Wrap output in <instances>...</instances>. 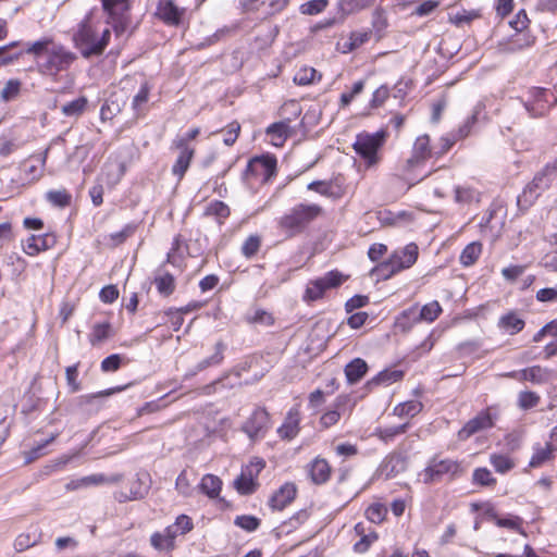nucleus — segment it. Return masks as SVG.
<instances>
[{
  "mask_svg": "<svg viewBox=\"0 0 557 557\" xmlns=\"http://www.w3.org/2000/svg\"><path fill=\"white\" fill-rule=\"evenodd\" d=\"M37 61L38 71L45 75L57 76L66 71L76 61L77 55L52 37H42L28 42L24 51Z\"/></svg>",
  "mask_w": 557,
  "mask_h": 557,
  "instance_id": "nucleus-1",
  "label": "nucleus"
},
{
  "mask_svg": "<svg viewBox=\"0 0 557 557\" xmlns=\"http://www.w3.org/2000/svg\"><path fill=\"white\" fill-rule=\"evenodd\" d=\"M111 37L109 28L102 30L100 37H98L90 22V14L86 15L82 20L77 29L73 35V42L77 48L83 58L89 59L91 57H99L106 50Z\"/></svg>",
  "mask_w": 557,
  "mask_h": 557,
  "instance_id": "nucleus-2",
  "label": "nucleus"
},
{
  "mask_svg": "<svg viewBox=\"0 0 557 557\" xmlns=\"http://www.w3.org/2000/svg\"><path fill=\"white\" fill-rule=\"evenodd\" d=\"M321 213L322 208L318 205L299 203L280 219L278 226L288 237H293L301 233Z\"/></svg>",
  "mask_w": 557,
  "mask_h": 557,
  "instance_id": "nucleus-3",
  "label": "nucleus"
},
{
  "mask_svg": "<svg viewBox=\"0 0 557 557\" xmlns=\"http://www.w3.org/2000/svg\"><path fill=\"white\" fill-rule=\"evenodd\" d=\"M387 138V132L380 129L373 134L360 133L352 145L355 152L364 161L368 168L376 165L380 160V150Z\"/></svg>",
  "mask_w": 557,
  "mask_h": 557,
  "instance_id": "nucleus-4",
  "label": "nucleus"
},
{
  "mask_svg": "<svg viewBox=\"0 0 557 557\" xmlns=\"http://www.w3.org/2000/svg\"><path fill=\"white\" fill-rule=\"evenodd\" d=\"M418 246L414 243L406 245L403 249L394 251L388 260L380 263L375 271L384 280L393 274L412 267L418 259Z\"/></svg>",
  "mask_w": 557,
  "mask_h": 557,
  "instance_id": "nucleus-5",
  "label": "nucleus"
},
{
  "mask_svg": "<svg viewBox=\"0 0 557 557\" xmlns=\"http://www.w3.org/2000/svg\"><path fill=\"white\" fill-rule=\"evenodd\" d=\"M461 472L460 463L453 459H438L436 457L429 461L428 467L421 473L425 484L441 481L444 475L457 476Z\"/></svg>",
  "mask_w": 557,
  "mask_h": 557,
  "instance_id": "nucleus-6",
  "label": "nucleus"
},
{
  "mask_svg": "<svg viewBox=\"0 0 557 557\" xmlns=\"http://www.w3.org/2000/svg\"><path fill=\"white\" fill-rule=\"evenodd\" d=\"M442 312V307L438 301L434 300L424 305L419 313L416 307H412L403 312L401 318L397 320V325L404 331L409 330L413 323L426 321L429 323L435 321Z\"/></svg>",
  "mask_w": 557,
  "mask_h": 557,
  "instance_id": "nucleus-7",
  "label": "nucleus"
},
{
  "mask_svg": "<svg viewBox=\"0 0 557 557\" xmlns=\"http://www.w3.org/2000/svg\"><path fill=\"white\" fill-rule=\"evenodd\" d=\"M344 276L338 271H330L322 277L310 281L304 294V300L307 302L315 301L323 297L325 290L339 286Z\"/></svg>",
  "mask_w": 557,
  "mask_h": 557,
  "instance_id": "nucleus-8",
  "label": "nucleus"
},
{
  "mask_svg": "<svg viewBox=\"0 0 557 557\" xmlns=\"http://www.w3.org/2000/svg\"><path fill=\"white\" fill-rule=\"evenodd\" d=\"M276 174V158L270 154L252 158L246 168L245 177L269 182Z\"/></svg>",
  "mask_w": 557,
  "mask_h": 557,
  "instance_id": "nucleus-9",
  "label": "nucleus"
},
{
  "mask_svg": "<svg viewBox=\"0 0 557 557\" xmlns=\"http://www.w3.org/2000/svg\"><path fill=\"white\" fill-rule=\"evenodd\" d=\"M506 377L519 381H529L533 384L542 385L557 379V372L553 369L532 366L519 371H512L505 374Z\"/></svg>",
  "mask_w": 557,
  "mask_h": 557,
  "instance_id": "nucleus-10",
  "label": "nucleus"
},
{
  "mask_svg": "<svg viewBox=\"0 0 557 557\" xmlns=\"http://www.w3.org/2000/svg\"><path fill=\"white\" fill-rule=\"evenodd\" d=\"M270 428V417L265 409L258 408L247 421L243 424L242 430L248 435L251 441H256L265 435Z\"/></svg>",
  "mask_w": 557,
  "mask_h": 557,
  "instance_id": "nucleus-11",
  "label": "nucleus"
},
{
  "mask_svg": "<svg viewBox=\"0 0 557 557\" xmlns=\"http://www.w3.org/2000/svg\"><path fill=\"white\" fill-rule=\"evenodd\" d=\"M431 157L430 138L428 135L419 136L412 148V154L407 159L404 166V172L409 174L417 168L424 164V162Z\"/></svg>",
  "mask_w": 557,
  "mask_h": 557,
  "instance_id": "nucleus-12",
  "label": "nucleus"
},
{
  "mask_svg": "<svg viewBox=\"0 0 557 557\" xmlns=\"http://www.w3.org/2000/svg\"><path fill=\"white\" fill-rule=\"evenodd\" d=\"M491 426H493V421L490 413L487 411H482L469 420L463 428L458 431V438L460 441H466L479 431Z\"/></svg>",
  "mask_w": 557,
  "mask_h": 557,
  "instance_id": "nucleus-13",
  "label": "nucleus"
},
{
  "mask_svg": "<svg viewBox=\"0 0 557 557\" xmlns=\"http://www.w3.org/2000/svg\"><path fill=\"white\" fill-rule=\"evenodd\" d=\"M407 468V460L400 454H392L384 459L379 468L380 475L385 480L392 479L404 472Z\"/></svg>",
  "mask_w": 557,
  "mask_h": 557,
  "instance_id": "nucleus-14",
  "label": "nucleus"
},
{
  "mask_svg": "<svg viewBox=\"0 0 557 557\" xmlns=\"http://www.w3.org/2000/svg\"><path fill=\"white\" fill-rule=\"evenodd\" d=\"M307 469L311 481L317 485H321L327 482L332 471L331 466L326 459L320 457L314 458L307 466Z\"/></svg>",
  "mask_w": 557,
  "mask_h": 557,
  "instance_id": "nucleus-15",
  "label": "nucleus"
},
{
  "mask_svg": "<svg viewBox=\"0 0 557 557\" xmlns=\"http://www.w3.org/2000/svg\"><path fill=\"white\" fill-rule=\"evenodd\" d=\"M299 410L294 407L288 411L284 423L277 429L280 437L283 440L294 438L299 432Z\"/></svg>",
  "mask_w": 557,
  "mask_h": 557,
  "instance_id": "nucleus-16",
  "label": "nucleus"
},
{
  "mask_svg": "<svg viewBox=\"0 0 557 557\" xmlns=\"http://www.w3.org/2000/svg\"><path fill=\"white\" fill-rule=\"evenodd\" d=\"M557 176V159L552 162L547 163L541 171H539L533 180L531 181L533 183L534 187H537V189L542 190L544 193L546 189H548L554 182V180Z\"/></svg>",
  "mask_w": 557,
  "mask_h": 557,
  "instance_id": "nucleus-17",
  "label": "nucleus"
},
{
  "mask_svg": "<svg viewBox=\"0 0 557 557\" xmlns=\"http://www.w3.org/2000/svg\"><path fill=\"white\" fill-rule=\"evenodd\" d=\"M296 486L285 483L270 499V506L274 510H283L296 496Z\"/></svg>",
  "mask_w": 557,
  "mask_h": 557,
  "instance_id": "nucleus-18",
  "label": "nucleus"
},
{
  "mask_svg": "<svg viewBox=\"0 0 557 557\" xmlns=\"http://www.w3.org/2000/svg\"><path fill=\"white\" fill-rule=\"evenodd\" d=\"M182 13L171 0H162L158 8L159 17L169 25H177Z\"/></svg>",
  "mask_w": 557,
  "mask_h": 557,
  "instance_id": "nucleus-19",
  "label": "nucleus"
},
{
  "mask_svg": "<svg viewBox=\"0 0 557 557\" xmlns=\"http://www.w3.org/2000/svg\"><path fill=\"white\" fill-rule=\"evenodd\" d=\"M368 364L361 358H355L345 367V375L349 384L358 383L367 373Z\"/></svg>",
  "mask_w": 557,
  "mask_h": 557,
  "instance_id": "nucleus-20",
  "label": "nucleus"
},
{
  "mask_svg": "<svg viewBox=\"0 0 557 557\" xmlns=\"http://www.w3.org/2000/svg\"><path fill=\"white\" fill-rule=\"evenodd\" d=\"M174 531L169 527L163 532H156L150 537L151 545L158 550H171L174 548Z\"/></svg>",
  "mask_w": 557,
  "mask_h": 557,
  "instance_id": "nucleus-21",
  "label": "nucleus"
},
{
  "mask_svg": "<svg viewBox=\"0 0 557 557\" xmlns=\"http://www.w3.org/2000/svg\"><path fill=\"white\" fill-rule=\"evenodd\" d=\"M225 345L222 342L215 344V351L209 358H206L198 362L195 369L188 374L190 376L196 375L198 372L206 370L209 367L219 366L224 359Z\"/></svg>",
  "mask_w": 557,
  "mask_h": 557,
  "instance_id": "nucleus-22",
  "label": "nucleus"
},
{
  "mask_svg": "<svg viewBox=\"0 0 557 557\" xmlns=\"http://www.w3.org/2000/svg\"><path fill=\"white\" fill-rule=\"evenodd\" d=\"M53 243V237L49 235L45 236H35L32 235L24 246L25 253L29 256H35L38 252L46 250Z\"/></svg>",
  "mask_w": 557,
  "mask_h": 557,
  "instance_id": "nucleus-23",
  "label": "nucleus"
},
{
  "mask_svg": "<svg viewBox=\"0 0 557 557\" xmlns=\"http://www.w3.org/2000/svg\"><path fill=\"white\" fill-rule=\"evenodd\" d=\"M88 107V99L81 96L61 107V112L64 116L77 119L84 114Z\"/></svg>",
  "mask_w": 557,
  "mask_h": 557,
  "instance_id": "nucleus-24",
  "label": "nucleus"
},
{
  "mask_svg": "<svg viewBox=\"0 0 557 557\" xmlns=\"http://www.w3.org/2000/svg\"><path fill=\"white\" fill-rule=\"evenodd\" d=\"M541 195L542 190L534 187L533 183L530 182L517 198L519 209L522 211L528 210Z\"/></svg>",
  "mask_w": 557,
  "mask_h": 557,
  "instance_id": "nucleus-25",
  "label": "nucleus"
},
{
  "mask_svg": "<svg viewBox=\"0 0 557 557\" xmlns=\"http://www.w3.org/2000/svg\"><path fill=\"white\" fill-rule=\"evenodd\" d=\"M541 195L542 190L534 187L533 183L530 182L517 198L519 209L522 211L528 210Z\"/></svg>",
  "mask_w": 557,
  "mask_h": 557,
  "instance_id": "nucleus-26",
  "label": "nucleus"
},
{
  "mask_svg": "<svg viewBox=\"0 0 557 557\" xmlns=\"http://www.w3.org/2000/svg\"><path fill=\"white\" fill-rule=\"evenodd\" d=\"M404 372L401 370H383L377 375L372 377L369 382V386H377V385H391L395 382H398L403 379Z\"/></svg>",
  "mask_w": 557,
  "mask_h": 557,
  "instance_id": "nucleus-27",
  "label": "nucleus"
},
{
  "mask_svg": "<svg viewBox=\"0 0 557 557\" xmlns=\"http://www.w3.org/2000/svg\"><path fill=\"white\" fill-rule=\"evenodd\" d=\"M553 450L554 448L550 443H546L545 446L537 445L534 448V454L530 459L529 467L539 468L550 460L553 458Z\"/></svg>",
  "mask_w": 557,
  "mask_h": 557,
  "instance_id": "nucleus-28",
  "label": "nucleus"
},
{
  "mask_svg": "<svg viewBox=\"0 0 557 557\" xmlns=\"http://www.w3.org/2000/svg\"><path fill=\"white\" fill-rule=\"evenodd\" d=\"M524 324V321L516 312H509L499 319V326L511 335L522 331Z\"/></svg>",
  "mask_w": 557,
  "mask_h": 557,
  "instance_id": "nucleus-29",
  "label": "nucleus"
},
{
  "mask_svg": "<svg viewBox=\"0 0 557 557\" xmlns=\"http://www.w3.org/2000/svg\"><path fill=\"white\" fill-rule=\"evenodd\" d=\"M222 481L213 474H206L200 482V490L210 498L219 496Z\"/></svg>",
  "mask_w": 557,
  "mask_h": 557,
  "instance_id": "nucleus-30",
  "label": "nucleus"
},
{
  "mask_svg": "<svg viewBox=\"0 0 557 557\" xmlns=\"http://www.w3.org/2000/svg\"><path fill=\"white\" fill-rule=\"evenodd\" d=\"M423 409V405L419 400H408L397 405L394 408V414L400 418H413Z\"/></svg>",
  "mask_w": 557,
  "mask_h": 557,
  "instance_id": "nucleus-31",
  "label": "nucleus"
},
{
  "mask_svg": "<svg viewBox=\"0 0 557 557\" xmlns=\"http://www.w3.org/2000/svg\"><path fill=\"white\" fill-rule=\"evenodd\" d=\"M193 156V149H181V153L172 168L173 174L176 175L178 180H181L187 171Z\"/></svg>",
  "mask_w": 557,
  "mask_h": 557,
  "instance_id": "nucleus-32",
  "label": "nucleus"
},
{
  "mask_svg": "<svg viewBox=\"0 0 557 557\" xmlns=\"http://www.w3.org/2000/svg\"><path fill=\"white\" fill-rule=\"evenodd\" d=\"M482 252V245L479 242L468 244L460 255V263L465 267L472 265Z\"/></svg>",
  "mask_w": 557,
  "mask_h": 557,
  "instance_id": "nucleus-33",
  "label": "nucleus"
},
{
  "mask_svg": "<svg viewBox=\"0 0 557 557\" xmlns=\"http://www.w3.org/2000/svg\"><path fill=\"white\" fill-rule=\"evenodd\" d=\"M123 474H113L111 476H107L104 474H91L88 476H84L81 479V482L84 486L88 485H101V484H115L122 481Z\"/></svg>",
  "mask_w": 557,
  "mask_h": 557,
  "instance_id": "nucleus-34",
  "label": "nucleus"
},
{
  "mask_svg": "<svg viewBox=\"0 0 557 557\" xmlns=\"http://www.w3.org/2000/svg\"><path fill=\"white\" fill-rule=\"evenodd\" d=\"M111 337V324L108 322L95 324L89 335V342L92 346Z\"/></svg>",
  "mask_w": 557,
  "mask_h": 557,
  "instance_id": "nucleus-35",
  "label": "nucleus"
},
{
  "mask_svg": "<svg viewBox=\"0 0 557 557\" xmlns=\"http://www.w3.org/2000/svg\"><path fill=\"white\" fill-rule=\"evenodd\" d=\"M480 194L469 186H456L455 201L461 205H469L479 201Z\"/></svg>",
  "mask_w": 557,
  "mask_h": 557,
  "instance_id": "nucleus-36",
  "label": "nucleus"
},
{
  "mask_svg": "<svg viewBox=\"0 0 557 557\" xmlns=\"http://www.w3.org/2000/svg\"><path fill=\"white\" fill-rule=\"evenodd\" d=\"M102 8L108 16L126 13L129 9L127 0H101Z\"/></svg>",
  "mask_w": 557,
  "mask_h": 557,
  "instance_id": "nucleus-37",
  "label": "nucleus"
},
{
  "mask_svg": "<svg viewBox=\"0 0 557 557\" xmlns=\"http://www.w3.org/2000/svg\"><path fill=\"white\" fill-rule=\"evenodd\" d=\"M46 198L51 205L64 208L71 203L72 196L66 191V189H58L49 190L46 194Z\"/></svg>",
  "mask_w": 557,
  "mask_h": 557,
  "instance_id": "nucleus-38",
  "label": "nucleus"
},
{
  "mask_svg": "<svg viewBox=\"0 0 557 557\" xmlns=\"http://www.w3.org/2000/svg\"><path fill=\"white\" fill-rule=\"evenodd\" d=\"M154 283L158 292L164 296L171 295L175 289L174 276L170 273L156 277Z\"/></svg>",
  "mask_w": 557,
  "mask_h": 557,
  "instance_id": "nucleus-39",
  "label": "nucleus"
},
{
  "mask_svg": "<svg viewBox=\"0 0 557 557\" xmlns=\"http://www.w3.org/2000/svg\"><path fill=\"white\" fill-rule=\"evenodd\" d=\"M318 72L313 67L304 66L299 69L295 76L294 82L299 86L312 84L317 79Z\"/></svg>",
  "mask_w": 557,
  "mask_h": 557,
  "instance_id": "nucleus-40",
  "label": "nucleus"
},
{
  "mask_svg": "<svg viewBox=\"0 0 557 557\" xmlns=\"http://www.w3.org/2000/svg\"><path fill=\"white\" fill-rule=\"evenodd\" d=\"M388 26L386 12L383 8L377 7L372 14V27L377 34V38L382 37V33Z\"/></svg>",
  "mask_w": 557,
  "mask_h": 557,
  "instance_id": "nucleus-41",
  "label": "nucleus"
},
{
  "mask_svg": "<svg viewBox=\"0 0 557 557\" xmlns=\"http://www.w3.org/2000/svg\"><path fill=\"white\" fill-rule=\"evenodd\" d=\"M541 398L535 392L523 391L518 395V406L522 410H529L536 407Z\"/></svg>",
  "mask_w": 557,
  "mask_h": 557,
  "instance_id": "nucleus-42",
  "label": "nucleus"
},
{
  "mask_svg": "<svg viewBox=\"0 0 557 557\" xmlns=\"http://www.w3.org/2000/svg\"><path fill=\"white\" fill-rule=\"evenodd\" d=\"M371 36V30H364V32H352L349 36V41L345 44L346 51H354L355 49L361 47L363 44H366Z\"/></svg>",
  "mask_w": 557,
  "mask_h": 557,
  "instance_id": "nucleus-43",
  "label": "nucleus"
},
{
  "mask_svg": "<svg viewBox=\"0 0 557 557\" xmlns=\"http://www.w3.org/2000/svg\"><path fill=\"white\" fill-rule=\"evenodd\" d=\"M234 523L235 525L247 532H253L259 528L260 519L255 516L243 515L237 516L234 520Z\"/></svg>",
  "mask_w": 557,
  "mask_h": 557,
  "instance_id": "nucleus-44",
  "label": "nucleus"
},
{
  "mask_svg": "<svg viewBox=\"0 0 557 557\" xmlns=\"http://www.w3.org/2000/svg\"><path fill=\"white\" fill-rule=\"evenodd\" d=\"M235 486L240 494L248 495L255 492L257 482L242 472L235 480Z\"/></svg>",
  "mask_w": 557,
  "mask_h": 557,
  "instance_id": "nucleus-45",
  "label": "nucleus"
},
{
  "mask_svg": "<svg viewBox=\"0 0 557 557\" xmlns=\"http://www.w3.org/2000/svg\"><path fill=\"white\" fill-rule=\"evenodd\" d=\"M491 463L499 473H506L515 466L513 461L506 455H492Z\"/></svg>",
  "mask_w": 557,
  "mask_h": 557,
  "instance_id": "nucleus-46",
  "label": "nucleus"
},
{
  "mask_svg": "<svg viewBox=\"0 0 557 557\" xmlns=\"http://www.w3.org/2000/svg\"><path fill=\"white\" fill-rule=\"evenodd\" d=\"M21 89V83L17 79H10L5 83L1 90L0 97L3 101L8 102L17 97Z\"/></svg>",
  "mask_w": 557,
  "mask_h": 557,
  "instance_id": "nucleus-47",
  "label": "nucleus"
},
{
  "mask_svg": "<svg viewBox=\"0 0 557 557\" xmlns=\"http://www.w3.org/2000/svg\"><path fill=\"white\" fill-rule=\"evenodd\" d=\"M374 0H341L342 11L352 13L372 5Z\"/></svg>",
  "mask_w": 557,
  "mask_h": 557,
  "instance_id": "nucleus-48",
  "label": "nucleus"
},
{
  "mask_svg": "<svg viewBox=\"0 0 557 557\" xmlns=\"http://www.w3.org/2000/svg\"><path fill=\"white\" fill-rule=\"evenodd\" d=\"M483 109L484 104L482 102H478L475 104L471 116H469L465 124L459 128L460 137H466L470 134L471 127L478 122V116Z\"/></svg>",
  "mask_w": 557,
  "mask_h": 557,
  "instance_id": "nucleus-49",
  "label": "nucleus"
},
{
  "mask_svg": "<svg viewBox=\"0 0 557 557\" xmlns=\"http://www.w3.org/2000/svg\"><path fill=\"white\" fill-rule=\"evenodd\" d=\"M38 542V537L35 534L22 533L14 541V547L17 552H24Z\"/></svg>",
  "mask_w": 557,
  "mask_h": 557,
  "instance_id": "nucleus-50",
  "label": "nucleus"
},
{
  "mask_svg": "<svg viewBox=\"0 0 557 557\" xmlns=\"http://www.w3.org/2000/svg\"><path fill=\"white\" fill-rule=\"evenodd\" d=\"M136 231V225L127 224L122 231L110 234L111 245L116 247L123 244L128 237H131Z\"/></svg>",
  "mask_w": 557,
  "mask_h": 557,
  "instance_id": "nucleus-51",
  "label": "nucleus"
},
{
  "mask_svg": "<svg viewBox=\"0 0 557 557\" xmlns=\"http://www.w3.org/2000/svg\"><path fill=\"white\" fill-rule=\"evenodd\" d=\"M260 246H261L260 237L256 236V235H251L243 244L242 252L245 257L251 258L259 251Z\"/></svg>",
  "mask_w": 557,
  "mask_h": 557,
  "instance_id": "nucleus-52",
  "label": "nucleus"
},
{
  "mask_svg": "<svg viewBox=\"0 0 557 557\" xmlns=\"http://www.w3.org/2000/svg\"><path fill=\"white\" fill-rule=\"evenodd\" d=\"M386 508L381 504H372L366 510V517L373 523H380L386 516Z\"/></svg>",
  "mask_w": 557,
  "mask_h": 557,
  "instance_id": "nucleus-53",
  "label": "nucleus"
},
{
  "mask_svg": "<svg viewBox=\"0 0 557 557\" xmlns=\"http://www.w3.org/2000/svg\"><path fill=\"white\" fill-rule=\"evenodd\" d=\"M174 531V535L185 534L193 529L191 519L188 516L181 515L176 518L175 523L169 525Z\"/></svg>",
  "mask_w": 557,
  "mask_h": 557,
  "instance_id": "nucleus-54",
  "label": "nucleus"
},
{
  "mask_svg": "<svg viewBox=\"0 0 557 557\" xmlns=\"http://www.w3.org/2000/svg\"><path fill=\"white\" fill-rule=\"evenodd\" d=\"M223 133V143L226 146H232L236 141L239 132L240 125L238 122L234 121L230 123L224 129L221 131Z\"/></svg>",
  "mask_w": 557,
  "mask_h": 557,
  "instance_id": "nucleus-55",
  "label": "nucleus"
},
{
  "mask_svg": "<svg viewBox=\"0 0 557 557\" xmlns=\"http://www.w3.org/2000/svg\"><path fill=\"white\" fill-rule=\"evenodd\" d=\"M473 481L474 483L482 486H491L496 483V480L493 478L491 471L486 468H478L473 472Z\"/></svg>",
  "mask_w": 557,
  "mask_h": 557,
  "instance_id": "nucleus-56",
  "label": "nucleus"
},
{
  "mask_svg": "<svg viewBox=\"0 0 557 557\" xmlns=\"http://www.w3.org/2000/svg\"><path fill=\"white\" fill-rule=\"evenodd\" d=\"M150 87L147 83L140 86L138 92L134 96L132 107L136 112H139L141 107L147 103L149 99Z\"/></svg>",
  "mask_w": 557,
  "mask_h": 557,
  "instance_id": "nucleus-57",
  "label": "nucleus"
},
{
  "mask_svg": "<svg viewBox=\"0 0 557 557\" xmlns=\"http://www.w3.org/2000/svg\"><path fill=\"white\" fill-rule=\"evenodd\" d=\"M327 5V0H310L301 4L302 14L314 15L321 13Z\"/></svg>",
  "mask_w": 557,
  "mask_h": 557,
  "instance_id": "nucleus-58",
  "label": "nucleus"
},
{
  "mask_svg": "<svg viewBox=\"0 0 557 557\" xmlns=\"http://www.w3.org/2000/svg\"><path fill=\"white\" fill-rule=\"evenodd\" d=\"M265 462L261 458L252 459L246 467L242 469V472L251 478L252 480H257V476L264 468Z\"/></svg>",
  "mask_w": 557,
  "mask_h": 557,
  "instance_id": "nucleus-59",
  "label": "nucleus"
},
{
  "mask_svg": "<svg viewBox=\"0 0 557 557\" xmlns=\"http://www.w3.org/2000/svg\"><path fill=\"white\" fill-rule=\"evenodd\" d=\"M408 426H409L408 422L400 424V425L387 426V428L381 429L379 431V434L382 440L389 441L397 435L404 434L407 431Z\"/></svg>",
  "mask_w": 557,
  "mask_h": 557,
  "instance_id": "nucleus-60",
  "label": "nucleus"
},
{
  "mask_svg": "<svg viewBox=\"0 0 557 557\" xmlns=\"http://www.w3.org/2000/svg\"><path fill=\"white\" fill-rule=\"evenodd\" d=\"M206 213L219 219H225L230 215V208L222 201H214L207 207Z\"/></svg>",
  "mask_w": 557,
  "mask_h": 557,
  "instance_id": "nucleus-61",
  "label": "nucleus"
},
{
  "mask_svg": "<svg viewBox=\"0 0 557 557\" xmlns=\"http://www.w3.org/2000/svg\"><path fill=\"white\" fill-rule=\"evenodd\" d=\"M108 24L112 25L116 36H121L125 33L128 26V21L125 16V13H122L121 15L119 14L116 16H108Z\"/></svg>",
  "mask_w": 557,
  "mask_h": 557,
  "instance_id": "nucleus-62",
  "label": "nucleus"
},
{
  "mask_svg": "<svg viewBox=\"0 0 557 557\" xmlns=\"http://www.w3.org/2000/svg\"><path fill=\"white\" fill-rule=\"evenodd\" d=\"M267 134L285 139L289 134V125L287 122H276L267 128Z\"/></svg>",
  "mask_w": 557,
  "mask_h": 557,
  "instance_id": "nucleus-63",
  "label": "nucleus"
},
{
  "mask_svg": "<svg viewBox=\"0 0 557 557\" xmlns=\"http://www.w3.org/2000/svg\"><path fill=\"white\" fill-rule=\"evenodd\" d=\"M122 358L117 354H113L104 358L101 362V370L103 372L116 371L121 366Z\"/></svg>",
  "mask_w": 557,
  "mask_h": 557,
  "instance_id": "nucleus-64",
  "label": "nucleus"
}]
</instances>
